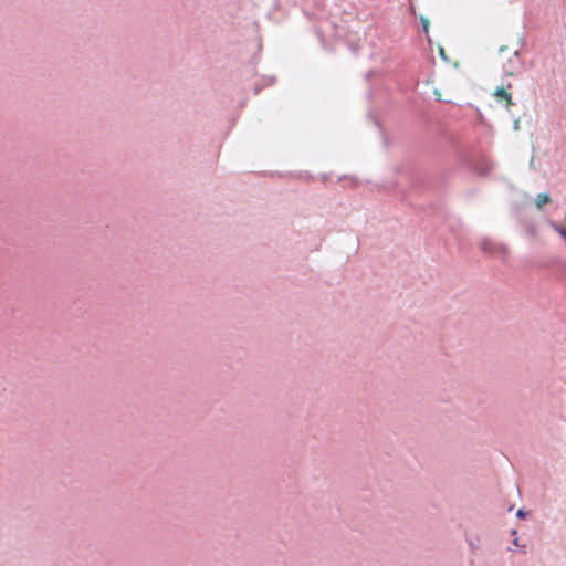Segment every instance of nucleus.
Listing matches in <instances>:
<instances>
[{"instance_id": "f257e3e1", "label": "nucleus", "mask_w": 566, "mask_h": 566, "mask_svg": "<svg viewBox=\"0 0 566 566\" xmlns=\"http://www.w3.org/2000/svg\"><path fill=\"white\" fill-rule=\"evenodd\" d=\"M494 96L500 103H504L506 108L513 104L511 94L504 87L496 88Z\"/></svg>"}, {"instance_id": "423d86ee", "label": "nucleus", "mask_w": 566, "mask_h": 566, "mask_svg": "<svg viewBox=\"0 0 566 566\" xmlns=\"http://www.w3.org/2000/svg\"><path fill=\"white\" fill-rule=\"evenodd\" d=\"M490 247H491V243L490 242H482V249L485 250V251H490Z\"/></svg>"}, {"instance_id": "6e6552de", "label": "nucleus", "mask_w": 566, "mask_h": 566, "mask_svg": "<svg viewBox=\"0 0 566 566\" xmlns=\"http://www.w3.org/2000/svg\"><path fill=\"white\" fill-rule=\"evenodd\" d=\"M512 55H513L514 60H517V57H518V52H517V51H514Z\"/></svg>"}, {"instance_id": "0eeeda50", "label": "nucleus", "mask_w": 566, "mask_h": 566, "mask_svg": "<svg viewBox=\"0 0 566 566\" xmlns=\"http://www.w3.org/2000/svg\"><path fill=\"white\" fill-rule=\"evenodd\" d=\"M524 515H525V514H524V512H523L522 510H518V512H517V516H518V517H524Z\"/></svg>"}, {"instance_id": "39448f33", "label": "nucleus", "mask_w": 566, "mask_h": 566, "mask_svg": "<svg viewBox=\"0 0 566 566\" xmlns=\"http://www.w3.org/2000/svg\"><path fill=\"white\" fill-rule=\"evenodd\" d=\"M421 23H422V27H423V31L424 32H428L429 31V20L424 17L421 18Z\"/></svg>"}, {"instance_id": "f03ea898", "label": "nucleus", "mask_w": 566, "mask_h": 566, "mask_svg": "<svg viewBox=\"0 0 566 566\" xmlns=\"http://www.w3.org/2000/svg\"><path fill=\"white\" fill-rule=\"evenodd\" d=\"M551 201V197L547 193H538L536 196V207L541 209L544 205L548 203Z\"/></svg>"}, {"instance_id": "20e7f679", "label": "nucleus", "mask_w": 566, "mask_h": 566, "mask_svg": "<svg viewBox=\"0 0 566 566\" xmlns=\"http://www.w3.org/2000/svg\"><path fill=\"white\" fill-rule=\"evenodd\" d=\"M553 227L566 240V227L556 226V224H554Z\"/></svg>"}, {"instance_id": "7ed1b4c3", "label": "nucleus", "mask_w": 566, "mask_h": 566, "mask_svg": "<svg viewBox=\"0 0 566 566\" xmlns=\"http://www.w3.org/2000/svg\"><path fill=\"white\" fill-rule=\"evenodd\" d=\"M509 62H510V65L509 66H505V65H502V69H503V72L506 74V75H514L515 73V65L512 64V60L509 59Z\"/></svg>"}]
</instances>
